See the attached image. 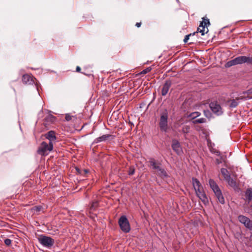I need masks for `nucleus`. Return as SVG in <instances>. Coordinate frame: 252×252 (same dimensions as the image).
<instances>
[{
  "label": "nucleus",
  "instance_id": "obj_1",
  "mask_svg": "<svg viewBox=\"0 0 252 252\" xmlns=\"http://www.w3.org/2000/svg\"><path fill=\"white\" fill-rule=\"evenodd\" d=\"M148 166L157 172L158 176L161 178H165L168 176L166 170L162 167L161 163L156 160L154 158H150L148 161Z\"/></svg>",
  "mask_w": 252,
  "mask_h": 252
},
{
  "label": "nucleus",
  "instance_id": "obj_2",
  "mask_svg": "<svg viewBox=\"0 0 252 252\" xmlns=\"http://www.w3.org/2000/svg\"><path fill=\"white\" fill-rule=\"evenodd\" d=\"M39 243L44 247L51 249L55 244V240L51 237L41 235L37 238Z\"/></svg>",
  "mask_w": 252,
  "mask_h": 252
},
{
  "label": "nucleus",
  "instance_id": "obj_3",
  "mask_svg": "<svg viewBox=\"0 0 252 252\" xmlns=\"http://www.w3.org/2000/svg\"><path fill=\"white\" fill-rule=\"evenodd\" d=\"M168 115L166 110L160 114L159 126L161 131L166 132L168 130Z\"/></svg>",
  "mask_w": 252,
  "mask_h": 252
},
{
  "label": "nucleus",
  "instance_id": "obj_4",
  "mask_svg": "<svg viewBox=\"0 0 252 252\" xmlns=\"http://www.w3.org/2000/svg\"><path fill=\"white\" fill-rule=\"evenodd\" d=\"M53 149V143L49 142L48 143L46 142H42L39 147L37 153L41 156L48 155V153L52 151Z\"/></svg>",
  "mask_w": 252,
  "mask_h": 252
},
{
  "label": "nucleus",
  "instance_id": "obj_5",
  "mask_svg": "<svg viewBox=\"0 0 252 252\" xmlns=\"http://www.w3.org/2000/svg\"><path fill=\"white\" fill-rule=\"evenodd\" d=\"M118 223L121 230L126 233L130 230V226L128 219L126 216H122L119 219Z\"/></svg>",
  "mask_w": 252,
  "mask_h": 252
},
{
  "label": "nucleus",
  "instance_id": "obj_6",
  "mask_svg": "<svg viewBox=\"0 0 252 252\" xmlns=\"http://www.w3.org/2000/svg\"><path fill=\"white\" fill-rule=\"evenodd\" d=\"M245 60H246V56H239L232 60H230V61L227 62L226 63L225 66L226 67H230L233 65L243 64V63H246Z\"/></svg>",
  "mask_w": 252,
  "mask_h": 252
},
{
  "label": "nucleus",
  "instance_id": "obj_7",
  "mask_svg": "<svg viewBox=\"0 0 252 252\" xmlns=\"http://www.w3.org/2000/svg\"><path fill=\"white\" fill-rule=\"evenodd\" d=\"M202 19L203 21L200 23L197 28V32H196V33L200 32L202 35H204L205 33H207L208 32V29L207 28V31L205 32V27L207 26V25H210V23L208 19L203 18Z\"/></svg>",
  "mask_w": 252,
  "mask_h": 252
},
{
  "label": "nucleus",
  "instance_id": "obj_8",
  "mask_svg": "<svg viewBox=\"0 0 252 252\" xmlns=\"http://www.w3.org/2000/svg\"><path fill=\"white\" fill-rule=\"evenodd\" d=\"M209 106L212 111L218 116L221 115L223 113V111L220 105L217 102H211L209 104Z\"/></svg>",
  "mask_w": 252,
  "mask_h": 252
},
{
  "label": "nucleus",
  "instance_id": "obj_9",
  "mask_svg": "<svg viewBox=\"0 0 252 252\" xmlns=\"http://www.w3.org/2000/svg\"><path fill=\"white\" fill-rule=\"evenodd\" d=\"M115 135L111 134H104L94 139L92 145H94L102 142L110 141L114 139Z\"/></svg>",
  "mask_w": 252,
  "mask_h": 252
},
{
  "label": "nucleus",
  "instance_id": "obj_10",
  "mask_svg": "<svg viewBox=\"0 0 252 252\" xmlns=\"http://www.w3.org/2000/svg\"><path fill=\"white\" fill-rule=\"evenodd\" d=\"M225 181L227 182L228 185L230 188H232L235 192H239L241 191L239 184L237 182L236 179L230 177Z\"/></svg>",
  "mask_w": 252,
  "mask_h": 252
},
{
  "label": "nucleus",
  "instance_id": "obj_11",
  "mask_svg": "<svg viewBox=\"0 0 252 252\" xmlns=\"http://www.w3.org/2000/svg\"><path fill=\"white\" fill-rule=\"evenodd\" d=\"M238 219L239 221L243 223L246 227L250 230L252 229V220L249 218L245 216L240 215Z\"/></svg>",
  "mask_w": 252,
  "mask_h": 252
},
{
  "label": "nucleus",
  "instance_id": "obj_12",
  "mask_svg": "<svg viewBox=\"0 0 252 252\" xmlns=\"http://www.w3.org/2000/svg\"><path fill=\"white\" fill-rule=\"evenodd\" d=\"M192 185L195 191L196 194H198L202 190H204L203 187L202 186L201 184H200V182L197 179L192 178Z\"/></svg>",
  "mask_w": 252,
  "mask_h": 252
},
{
  "label": "nucleus",
  "instance_id": "obj_13",
  "mask_svg": "<svg viewBox=\"0 0 252 252\" xmlns=\"http://www.w3.org/2000/svg\"><path fill=\"white\" fill-rule=\"evenodd\" d=\"M173 150L178 154L180 155L182 153V149L179 142L176 140H173L171 145Z\"/></svg>",
  "mask_w": 252,
  "mask_h": 252
},
{
  "label": "nucleus",
  "instance_id": "obj_14",
  "mask_svg": "<svg viewBox=\"0 0 252 252\" xmlns=\"http://www.w3.org/2000/svg\"><path fill=\"white\" fill-rule=\"evenodd\" d=\"M171 82L170 80H166L163 84L161 89V95L165 96L169 92V90L171 86Z\"/></svg>",
  "mask_w": 252,
  "mask_h": 252
},
{
  "label": "nucleus",
  "instance_id": "obj_15",
  "mask_svg": "<svg viewBox=\"0 0 252 252\" xmlns=\"http://www.w3.org/2000/svg\"><path fill=\"white\" fill-rule=\"evenodd\" d=\"M22 82L24 84L26 85L33 84L34 83L33 78L27 74L23 75Z\"/></svg>",
  "mask_w": 252,
  "mask_h": 252
},
{
  "label": "nucleus",
  "instance_id": "obj_16",
  "mask_svg": "<svg viewBox=\"0 0 252 252\" xmlns=\"http://www.w3.org/2000/svg\"><path fill=\"white\" fill-rule=\"evenodd\" d=\"M56 120V118L51 114H48L44 119V124L45 126L54 123Z\"/></svg>",
  "mask_w": 252,
  "mask_h": 252
},
{
  "label": "nucleus",
  "instance_id": "obj_17",
  "mask_svg": "<svg viewBox=\"0 0 252 252\" xmlns=\"http://www.w3.org/2000/svg\"><path fill=\"white\" fill-rule=\"evenodd\" d=\"M45 136L46 138L49 140V142H51L52 143H53L54 142H55L57 137L55 135V132L53 130H50L48 131L45 135Z\"/></svg>",
  "mask_w": 252,
  "mask_h": 252
},
{
  "label": "nucleus",
  "instance_id": "obj_18",
  "mask_svg": "<svg viewBox=\"0 0 252 252\" xmlns=\"http://www.w3.org/2000/svg\"><path fill=\"white\" fill-rule=\"evenodd\" d=\"M209 184L210 185V188L214 192V193L217 192V190L219 191L220 190L218 185L217 184V183L215 182L214 180L210 179L209 180Z\"/></svg>",
  "mask_w": 252,
  "mask_h": 252
},
{
  "label": "nucleus",
  "instance_id": "obj_19",
  "mask_svg": "<svg viewBox=\"0 0 252 252\" xmlns=\"http://www.w3.org/2000/svg\"><path fill=\"white\" fill-rule=\"evenodd\" d=\"M197 197L202 201L205 204L208 203V199L207 197L206 194L204 190H202L201 192L196 194Z\"/></svg>",
  "mask_w": 252,
  "mask_h": 252
},
{
  "label": "nucleus",
  "instance_id": "obj_20",
  "mask_svg": "<svg viewBox=\"0 0 252 252\" xmlns=\"http://www.w3.org/2000/svg\"><path fill=\"white\" fill-rule=\"evenodd\" d=\"M216 197L218 199V201L221 204H223L225 203V200L222 194L221 190L219 191L217 190V192L215 193Z\"/></svg>",
  "mask_w": 252,
  "mask_h": 252
},
{
  "label": "nucleus",
  "instance_id": "obj_21",
  "mask_svg": "<svg viewBox=\"0 0 252 252\" xmlns=\"http://www.w3.org/2000/svg\"><path fill=\"white\" fill-rule=\"evenodd\" d=\"M244 98L243 96L236 97V99H233L231 100L230 101V104L229 105V107L231 108H234L236 107L239 103L237 101V100H238L239 99H243Z\"/></svg>",
  "mask_w": 252,
  "mask_h": 252
},
{
  "label": "nucleus",
  "instance_id": "obj_22",
  "mask_svg": "<svg viewBox=\"0 0 252 252\" xmlns=\"http://www.w3.org/2000/svg\"><path fill=\"white\" fill-rule=\"evenodd\" d=\"M220 172L222 175L223 177L224 180L226 181L228 179L230 176V174L229 171L225 168H222L220 169Z\"/></svg>",
  "mask_w": 252,
  "mask_h": 252
},
{
  "label": "nucleus",
  "instance_id": "obj_23",
  "mask_svg": "<svg viewBox=\"0 0 252 252\" xmlns=\"http://www.w3.org/2000/svg\"><path fill=\"white\" fill-rule=\"evenodd\" d=\"M245 197L246 199L250 201L252 200V188H248L245 191Z\"/></svg>",
  "mask_w": 252,
  "mask_h": 252
},
{
  "label": "nucleus",
  "instance_id": "obj_24",
  "mask_svg": "<svg viewBox=\"0 0 252 252\" xmlns=\"http://www.w3.org/2000/svg\"><path fill=\"white\" fill-rule=\"evenodd\" d=\"M243 94H248L247 96H245L244 97L245 99L248 100L252 99V96L250 95V94H252V87L249 89L248 90H247V91L244 92Z\"/></svg>",
  "mask_w": 252,
  "mask_h": 252
},
{
  "label": "nucleus",
  "instance_id": "obj_25",
  "mask_svg": "<svg viewBox=\"0 0 252 252\" xmlns=\"http://www.w3.org/2000/svg\"><path fill=\"white\" fill-rule=\"evenodd\" d=\"M200 115H201V113L199 112H197V111L194 112L190 113L189 115V117L191 118L192 119H194L200 116Z\"/></svg>",
  "mask_w": 252,
  "mask_h": 252
},
{
  "label": "nucleus",
  "instance_id": "obj_26",
  "mask_svg": "<svg viewBox=\"0 0 252 252\" xmlns=\"http://www.w3.org/2000/svg\"><path fill=\"white\" fill-rule=\"evenodd\" d=\"M206 122V120L204 118H201L198 119H196L192 122L194 124H202Z\"/></svg>",
  "mask_w": 252,
  "mask_h": 252
},
{
  "label": "nucleus",
  "instance_id": "obj_27",
  "mask_svg": "<svg viewBox=\"0 0 252 252\" xmlns=\"http://www.w3.org/2000/svg\"><path fill=\"white\" fill-rule=\"evenodd\" d=\"M98 206V202L97 201H94L92 203V204L90 207L91 210H95L97 207Z\"/></svg>",
  "mask_w": 252,
  "mask_h": 252
},
{
  "label": "nucleus",
  "instance_id": "obj_28",
  "mask_svg": "<svg viewBox=\"0 0 252 252\" xmlns=\"http://www.w3.org/2000/svg\"><path fill=\"white\" fill-rule=\"evenodd\" d=\"M190 130V126H184L182 127V131L184 133H187L189 132Z\"/></svg>",
  "mask_w": 252,
  "mask_h": 252
},
{
  "label": "nucleus",
  "instance_id": "obj_29",
  "mask_svg": "<svg viewBox=\"0 0 252 252\" xmlns=\"http://www.w3.org/2000/svg\"><path fill=\"white\" fill-rule=\"evenodd\" d=\"M196 32H193L192 33H190V34H189L188 35H186L185 37V38L184 39V42L185 43H187L188 42V41L189 40V37L191 36V35H194L196 34Z\"/></svg>",
  "mask_w": 252,
  "mask_h": 252
},
{
  "label": "nucleus",
  "instance_id": "obj_30",
  "mask_svg": "<svg viewBox=\"0 0 252 252\" xmlns=\"http://www.w3.org/2000/svg\"><path fill=\"white\" fill-rule=\"evenodd\" d=\"M152 67L149 66L146 69L143 70L140 73V74H145L148 72H149L152 70Z\"/></svg>",
  "mask_w": 252,
  "mask_h": 252
},
{
  "label": "nucleus",
  "instance_id": "obj_31",
  "mask_svg": "<svg viewBox=\"0 0 252 252\" xmlns=\"http://www.w3.org/2000/svg\"><path fill=\"white\" fill-rule=\"evenodd\" d=\"M135 173V168L133 166H131L129 168L128 170V175H132Z\"/></svg>",
  "mask_w": 252,
  "mask_h": 252
},
{
  "label": "nucleus",
  "instance_id": "obj_32",
  "mask_svg": "<svg viewBox=\"0 0 252 252\" xmlns=\"http://www.w3.org/2000/svg\"><path fill=\"white\" fill-rule=\"evenodd\" d=\"M203 113H204V115H205V116L207 118H209L211 117L212 114L209 110H204Z\"/></svg>",
  "mask_w": 252,
  "mask_h": 252
},
{
  "label": "nucleus",
  "instance_id": "obj_33",
  "mask_svg": "<svg viewBox=\"0 0 252 252\" xmlns=\"http://www.w3.org/2000/svg\"><path fill=\"white\" fill-rule=\"evenodd\" d=\"M246 63L248 64H252V57H247L246 56Z\"/></svg>",
  "mask_w": 252,
  "mask_h": 252
},
{
  "label": "nucleus",
  "instance_id": "obj_34",
  "mask_svg": "<svg viewBox=\"0 0 252 252\" xmlns=\"http://www.w3.org/2000/svg\"><path fill=\"white\" fill-rule=\"evenodd\" d=\"M89 173V171L87 169H83L82 170V171L79 172V174L85 176L86 174Z\"/></svg>",
  "mask_w": 252,
  "mask_h": 252
},
{
  "label": "nucleus",
  "instance_id": "obj_35",
  "mask_svg": "<svg viewBox=\"0 0 252 252\" xmlns=\"http://www.w3.org/2000/svg\"><path fill=\"white\" fill-rule=\"evenodd\" d=\"M4 243L7 246H9L11 244V240L10 239H6L4 240Z\"/></svg>",
  "mask_w": 252,
  "mask_h": 252
},
{
  "label": "nucleus",
  "instance_id": "obj_36",
  "mask_svg": "<svg viewBox=\"0 0 252 252\" xmlns=\"http://www.w3.org/2000/svg\"><path fill=\"white\" fill-rule=\"evenodd\" d=\"M65 119L67 121H69L72 119V116L68 114L65 115Z\"/></svg>",
  "mask_w": 252,
  "mask_h": 252
},
{
  "label": "nucleus",
  "instance_id": "obj_37",
  "mask_svg": "<svg viewBox=\"0 0 252 252\" xmlns=\"http://www.w3.org/2000/svg\"><path fill=\"white\" fill-rule=\"evenodd\" d=\"M41 207L40 206H34L33 207L32 210L35 211L36 212H39L40 211Z\"/></svg>",
  "mask_w": 252,
  "mask_h": 252
},
{
  "label": "nucleus",
  "instance_id": "obj_38",
  "mask_svg": "<svg viewBox=\"0 0 252 252\" xmlns=\"http://www.w3.org/2000/svg\"><path fill=\"white\" fill-rule=\"evenodd\" d=\"M215 163L216 164L219 165L221 163V161L218 158L216 159Z\"/></svg>",
  "mask_w": 252,
  "mask_h": 252
},
{
  "label": "nucleus",
  "instance_id": "obj_39",
  "mask_svg": "<svg viewBox=\"0 0 252 252\" xmlns=\"http://www.w3.org/2000/svg\"><path fill=\"white\" fill-rule=\"evenodd\" d=\"M76 71L78 72H80L81 71V68L80 66H77L76 68Z\"/></svg>",
  "mask_w": 252,
  "mask_h": 252
},
{
  "label": "nucleus",
  "instance_id": "obj_40",
  "mask_svg": "<svg viewBox=\"0 0 252 252\" xmlns=\"http://www.w3.org/2000/svg\"><path fill=\"white\" fill-rule=\"evenodd\" d=\"M141 25V22H139V23H136L135 26L138 27V28H139Z\"/></svg>",
  "mask_w": 252,
  "mask_h": 252
},
{
  "label": "nucleus",
  "instance_id": "obj_41",
  "mask_svg": "<svg viewBox=\"0 0 252 252\" xmlns=\"http://www.w3.org/2000/svg\"><path fill=\"white\" fill-rule=\"evenodd\" d=\"M75 169H76V171L77 172V173H78V174H79V172H80L81 171H82V170H80V169L79 168H78V167H76V168H75Z\"/></svg>",
  "mask_w": 252,
  "mask_h": 252
},
{
  "label": "nucleus",
  "instance_id": "obj_42",
  "mask_svg": "<svg viewBox=\"0 0 252 252\" xmlns=\"http://www.w3.org/2000/svg\"><path fill=\"white\" fill-rule=\"evenodd\" d=\"M216 154H217V155H219V154H220V153H219V152H216Z\"/></svg>",
  "mask_w": 252,
  "mask_h": 252
},
{
  "label": "nucleus",
  "instance_id": "obj_43",
  "mask_svg": "<svg viewBox=\"0 0 252 252\" xmlns=\"http://www.w3.org/2000/svg\"><path fill=\"white\" fill-rule=\"evenodd\" d=\"M177 1H178V0H176Z\"/></svg>",
  "mask_w": 252,
  "mask_h": 252
}]
</instances>
